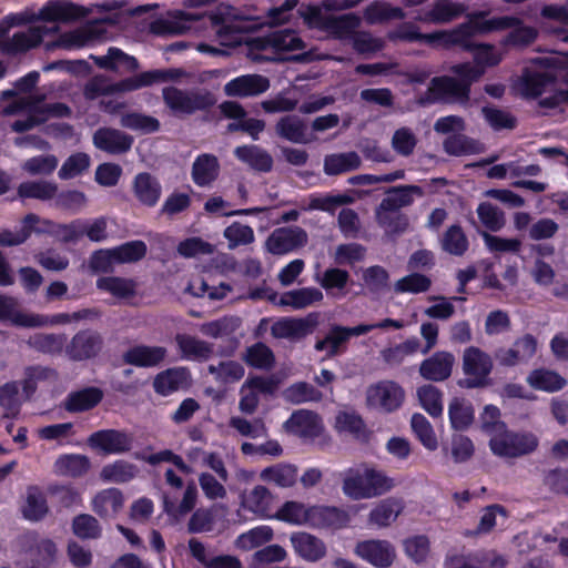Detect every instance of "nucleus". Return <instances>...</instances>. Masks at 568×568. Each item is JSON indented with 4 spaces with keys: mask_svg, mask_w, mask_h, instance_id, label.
Returning a JSON list of instances; mask_svg holds the SVG:
<instances>
[{
    "mask_svg": "<svg viewBox=\"0 0 568 568\" xmlns=\"http://www.w3.org/2000/svg\"><path fill=\"white\" fill-rule=\"evenodd\" d=\"M450 71L457 78L449 75L434 77L427 91L418 98V104L426 106L436 102L457 101L466 104L470 98L471 84L485 73V69L469 62L454 64Z\"/></svg>",
    "mask_w": 568,
    "mask_h": 568,
    "instance_id": "obj_1",
    "label": "nucleus"
},
{
    "mask_svg": "<svg viewBox=\"0 0 568 568\" xmlns=\"http://www.w3.org/2000/svg\"><path fill=\"white\" fill-rule=\"evenodd\" d=\"M393 486L392 478L366 465L351 467L343 473V493L354 500L382 496Z\"/></svg>",
    "mask_w": 568,
    "mask_h": 568,
    "instance_id": "obj_2",
    "label": "nucleus"
},
{
    "mask_svg": "<svg viewBox=\"0 0 568 568\" xmlns=\"http://www.w3.org/2000/svg\"><path fill=\"white\" fill-rule=\"evenodd\" d=\"M165 106L175 116L192 115L199 111H209L216 103L210 91L183 90L173 85L162 89Z\"/></svg>",
    "mask_w": 568,
    "mask_h": 568,
    "instance_id": "obj_3",
    "label": "nucleus"
},
{
    "mask_svg": "<svg viewBox=\"0 0 568 568\" xmlns=\"http://www.w3.org/2000/svg\"><path fill=\"white\" fill-rule=\"evenodd\" d=\"M462 368L465 377L457 382L460 388L476 389L491 385L494 362L491 356L479 347L469 346L464 349Z\"/></svg>",
    "mask_w": 568,
    "mask_h": 568,
    "instance_id": "obj_4",
    "label": "nucleus"
},
{
    "mask_svg": "<svg viewBox=\"0 0 568 568\" xmlns=\"http://www.w3.org/2000/svg\"><path fill=\"white\" fill-rule=\"evenodd\" d=\"M539 445L538 437L531 432H514L507 428L490 438V450L499 457L517 458L534 453Z\"/></svg>",
    "mask_w": 568,
    "mask_h": 568,
    "instance_id": "obj_5",
    "label": "nucleus"
},
{
    "mask_svg": "<svg viewBox=\"0 0 568 568\" xmlns=\"http://www.w3.org/2000/svg\"><path fill=\"white\" fill-rule=\"evenodd\" d=\"M0 321H9L19 327H41L68 324L73 322V317L68 313H58L52 316L23 313L17 310V302L13 297L0 294Z\"/></svg>",
    "mask_w": 568,
    "mask_h": 568,
    "instance_id": "obj_6",
    "label": "nucleus"
},
{
    "mask_svg": "<svg viewBox=\"0 0 568 568\" xmlns=\"http://www.w3.org/2000/svg\"><path fill=\"white\" fill-rule=\"evenodd\" d=\"M392 41L418 42L427 44L432 48L449 49V44L462 41L458 38V32L450 31H435L430 33L420 32L417 24L414 22H402L393 31L388 33Z\"/></svg>",
    "mask_w": 568,
    "mask_h": 568,
    "instance_id": "obj_7",
    "label": "nucleus"
},
{
    "mask_svg": "<svg viewBox=\"0 0 568 568\" xmlns=\"http://www.w3.org/2000/svg\"><path fill=\"white\" fill-rule=\"evenodd\" d=\"M405 399L403 387L389 379H383L368 386L366 404L382 413L390 414L399 409Z\"/></svg>",
    "mask_w": 568,
    "mask_h": 568,
    "instance_id": "obj_8",
    "label": "nucleus"
},
{
    "mask_svg": "<svg viewBox=\"0 0 568 568\" xmlns=\"http://www.w3.org/2000/svg\"><path fill=\"white\" fill-rule=\"evenodd\" d=\"M186 75L181 68L154 69L113 83L114 93H124L151 87L155 83L179 81Z\"/></svg>",
    "mask_w": 568,
    "mask_h": 568,
    "instance_id": "obj_9",
    "label": "nucleus"
},
{
    "mask_svg": "<svg viewBox=\"0 0 568 568\" xmlns=\"http://www.w3.org/2000/svg\"><path fill=\"white\" fill-rule=\"evenodd\" d=\"M89 447L102 455H120L132 449L133 436L125 430L108 428L93 432L87 439Z\"/></svg>",
    "mask_w": 568,
    "mask_h": 568,
    "instance_id": "obj_10",
    "label": "nucleus"
},
{
    "mask_svg": "<svg viewBox=\"0 0 568 568\" xmlns=\"http://www.w3.org/2000/svg\"><path fill=\"white\" fill-rule=\"evenodd\" d=\"M103 345L104 339L99 332L90 328L81 329L65 345V354L74 362L88 361L97 357Z\"/></svg>",
    "mask_w": 568,
    "mask_h": 568,
    "instance_id": "obj_11",
    "label": "nucleus"
},
{
    "mask_svg": "<svg viewBox=\"0 0 568 568\" xmlns=\"http://www.w3.org/2000/svg\"><path fill=\"white\" fill-rule=\"evenodd\" d=\"M307 233L300 226L275 229L266 239L265 247L273 255H285L307 244Z\"/></svg>",
    "mask_w": 568,
    "mask_h": 568,
    "instance_id": "obj_12",
    "label": "nucleus"
},
{
    "mask_svg": "<svg viewBox=\"0 0 568 568\" xmlns=\"http://www.w3.org/2000/svg\"><path fill=\"white\" fill-rule=\"evenodd\" d=\"M349 514L339 507L327 505H310L307 527L313 529L339 530L349 525Z\"/></svg>",
    "mask_w": 568,
    "mask_h": 568,
    "instance_id": "obj_13",
    "label": "nucleus"
},
{
    "mask_svg": "<svg viewBox=\"0 0 568 568\" xmlns=\"http://www.w3.org/2000/svg\"><path fill=\"white\" fill-rule=\"evenodd\" d=\"M471 27L468 24H460L459 27L452 30V32H458V38L462 41L449 44V49L459 47L464 51L473 52L474 60L478 67H495L499 64L500 58L495 53V48L488 43H478L473 40Z\"/></svg>",
    "mask_w": 568,
    "mask_h": 568,
    "instance_id": "obj_14",
    "label": "nucleus"
},
{
    "mask_svg": "<svg viewBox=\"0 0 568 568\" xmlns=\"http://www.w3.org/2000/svg\"><path fill=\"white\" fill-rule=\"evenodd\" d=\"M537 349V338L532 334L526 333L516 338L511 347L496 349L495 358L500 366L514 367L518 364H527L536 355Z\"/></svg>",
    "mask_w": 568,
    "mask_h": 568,
    "instance_id": "obj_15",
    "label": "nucleus"
},
{
    "mask_svg": "<svg viewBox=\"0 0 568 568\" xmlns=\"http://www.w3.org/2000/svg\"><path fill=\"white\" fill-rule=\"evenodd\" d=\"M355 554L376 568H388L396 558L395 547L383 539H368L358 541Z\"/></svg>",
    "mask_w": 568,
    "mask_h": 568,
    "instance_id": "obj_16",
    "label": "nucleus"
},
{
    "mask_svg": "<svg viewBox=\"0 0 568 568\" xmlns=\"http://www.w3.org/2000/svg\"><path fill=\"white\" fill-rule=\"evenodd\" d=\"M92 142L103 152L121 155L131 150L134 138L119 129L102 126L93 133Z\"/></svg>",
    "mask_w": 568,
    "mask_h": 568,
    "instance_id": "obj_17",
    "label": "nucleus"
},
{
    "mask_svg": "<svg viewBox=\"0 0 568 568\" xmlns=\"http://www.w3.org/2000/svg\"><path fill=\"white\" fill-rule=\"evenodd\" d=\"M455 357L450 352L437 351L419 365V375L429 382H444L453 372Z\"/></svg>",
    "mask_w": 568,
    "mask_h": 568,
    "instance_id": "obj_18",
    "label": "nucleus"
},
{
    "mask_svg": "<svg viewBox=\"0 0 568 568\" xmlns=\"http://www.w3.org/2000/svg\"><path fill=\"white\" fill-rule=\"evenodd\" d=\"M191 384V372L187 367H171L155 375L153 389L161 396H169Z\"/></svg>",
    "mask_w": 568,
    "mask_h": 568,
    "instance_id": "obj_19",
    "label": "nucleus"
},
{
    "mask_svg": "<svg viewBox=\"0 0 568 568\" xmlns=\"http://www.w3.org/2000/svg\"><path fill=\"white\" fill-rule=\"evenodd\" d=\"M290 541L295 554L308 562H317L327 554L325 542L315 535L306 531L292 532Z\"/></svg>",
    "mask_w": 568,
    "mask_h": 568,
    "instance_id": "obj_20",
    "label": "nucleus"
},
{
    "mask_svg": "<svg viewBox=\"0 0 568 568\" xmlns=\"http://www.w3.org/2000/svg\"><path fill=\"white\" fill-rule=\"evenodd\" d=\"M270 80L261 74L240 75L229 81L224 87L227 97L247 98L266 92Z\"/></svg>",
    "mask_w": 568,
    "mask_h": 568,
    "instance_id": "obj_21",
    "label": "nucleus"
},
{
    "mask_svg": "<svg viewBox=\"0 0 568 568\" xmlns=\"http://www.w3.org/2000/svg\"><path fill=\"white\" fill-rule=\"evenodd\" d=\"M168 355V349L163 346H151L139 344L126 349L122 359L125 364L135 367H158Z\"/></svg>",
    "mask_w": 568,
    "mask_h": 568,
    "instance_id": "obj_22",
    "label": "nucleus"
},
{
    "mask_svg": "<svg viewBox=\"0 0 568 568\" xmlns=\"http://www.w3.org/2000/svg\"><path fill=\"white\" fill-rule=\"evenodd\" d=\"M132 192L140 204L154 207L162 195V185L158 178L149 172L138 173L132 182Z\"/></svg>",
    "mask_w": 568,
    "mask_h": 568,
    "instance_id": "obj_23",
    "label": "nucleus"
},
{
    "mask_svg": "<svg viewBox=\"0 0 568 568\" xmlns=\"http://www.w3.org/2000/svg\"><path fill=\"white\" fill-rule=\"evenodd\" d=\"M174 342L181 357L185 361L206 362L214 353L212 344L190 334L178 333Z\"/></svg>",
    "mask_w": 568,
    "mask_h": 568,
    "instance_id": "obj_24",
    "label": "nucleus"
},
{
    "mask_svg": "<svg viewBox=\"0 0 568 568\" xmlns=\"http://www.w3.org/2000/svg\"><path fill=\"white\" fill-rule=\"evenodd\" d=\"M274 495L265 486L257 485L248 494L242 496L244 509L253 513L262 519H273Z\"/></svg>",
    "mask_w": 568,
    "mask_h": 568,
    "instance_id": "obj_25",
    "label": "nucleus"
},
{
    "mask_svg": "<svg viewBox=\"0 0 568 568\" xmlns=\"http://www.w3.org/2000/svg\"><path fill=\"white\" fill-rule=\"evenodd\" d=\"M103 390L95 386H88L68 394L63 407L68 413L77 414L95 408L103 399Z\"/></svg>",
    "mask_w": 568,
    "mask_h": 568,
    "instance_id": "obj_26",
    "label": "nucleus"
},
{
    "mask_svg": "<svg viewBox=\"0 0 568 568\" xmlns=\"http://www.w3.org/2000/svg\"><path fill=\"white\" fill-rule=\"evenodd\" d=\"M124 505V496L119 488L111 487L99 491L92 499V510L101 518L115 517Z\"/></svg>",
    "mask_w": 568,
    "mask_h": 568,
    "instance_id": "obj_27",
    "label": "nucleus"
},
{
    "mask_svg": "<svg viewBox=\"0 0 568 568\" xmlns=\"http://www.w3.org/2000/svg\"><path fill=\"white\" fill-rule=\"evenodd\" d=\"M47 33V29L42 27L30 28L27 32H17L11 39L3 42L2 51L10 55L24 53L39 47Z\"/></svg>",
    "mask_w": 568,
    "mask_h": 568,
    "instance_id": "obj_28",
    "label": "nucleus"
},
{
    "mask_svg": "<svg viewBox=\"0 0 568 568\" xmlns=\"http://www.w3.org/2000/svg\"><path fill=\"white\" fill-rule=\"evenodd\" d=\"M284 426L287 432L301 437H314L320 432V418L312 410L300 409L292 413Z\"/></svg>",
    "mask_w": 568,
    "mask_h": 568,
    "instance_id": "obj_29",
    "label": "nucleus"
},
{
    "mask_svg": "<svg viewBox=\"0 0 568 568\" xmlns=\"http://www.w3.org/2000/svg\"><path fill=\"white\" fill-rule=\"evenodd\" d=\"M91 467L88 456L81 454H62L54 464L53 471L58 476L80 478L84 476Z\"/></svg>",
    "mask_w": 568,
    "mask_h": 568,
    "instance_id": "obj_30",
    "label": "nucleus"
},
{
    "mask_svg": "<svg viewBox=\"0 0 568 568\" xmlns=\"http://www.w3.org/2000/svg\"><path fill=\"white\" fill-rule=\"evenodd\" d=\"M220 172L219 160L214 154L203 153L196 156L192 165V180L201 187L213 183Z\"/></svg>",
    "mask_w": 568,
    "mask_h": 568,
    "instance_id": "obj_31",
    "label": "nucleus"
},
{
    "mask_svg": "<svg viewBox=\"0 0 568 568\" xmlns=\"http://www.w3.org/2000/svg\"><path fill=\"white\" fill-rule=\"evenodd\" d=\"M81 7L64 0L49 1L40 10V17L49 22H68L75 20L81 14Z\"/></svg>",
    "mask_w": 568,
    "mask_h": 568,
    "instance_id": "obj_32",
    "label": "nucleus"
},
{
    "mask_svg": "<svg viewBox=\"0 0 568 568\" xmlns=\"http://www.w3.org/2000/svg\"><path fill=\"white\" fill-rule=\"evenodd\" d=\"M297 467L292 464L278 463L264 468L260 478L281 488L293 487L297 480Z\"/></svg>",
    "mask_w": 568,
    "mask_h": 568,
    "instance_id": "obj_33",
    "label": "nucleus"
},
{
    "mask_svg": "<svg viewBox=\"0 0 568 568\" xmlns=\"http://www.w3.org/2000/svg\"><path fill=\"white\" fill-rule=\"evenodd\" d=\"M448 417L453 429L467 430L475 419V409L465 398L454 397L448 405Z\"/></svg>",
    "mask_w": 568,
    "mask_h": 568,
    "instance_id": "obj_34",
    "label": "nucleus"
},
{
    "mask_svg": "<svg viewBox=\"0 0 568 568\" xmlns=\"http://www.w3.org/2000/svg\"><path fill=\"white\" fill-rule=\"evenodd\" d=\"M526 381L531 388L547 393L559 392L567 385V381L560 374L546 368L532 369Z\"/></svg>",
    "mask_w": 568,
    "mask_h": 568,
    "instance_id": "obj_35",
    "label": "nucleus"
},
{
    "mask_svg": "<svg viewBox=\"0 0 568 568\" xmlns=\"http://www.w3.org/2000/svg\"><path fill=\"white\" fill-rule=\"evenodd\" d=\"M555 82L556 77L550 72L526 71L521 77L523 94L527 99H537Z\"/></svg>",
    "mask_w": 568,
    "mask_h": 568,
    "instance_id": "obj_36",
    "label": "nucleus"
},
{
    "mask_svg": "<svg viewBox=\"0 0 568 568\" xmlns=\"http://www.w3.org/2000/svg\"><path fill=\"white\" fill-rule=\"evenodd\" d=\"M58 184L47 180L24 181L17 187V195L21 200L32 199L39 201L53 200Z\"/></svg>",
    "mask_w": 568,
    "mask_h": 568,
    "instance_id": "obj_37",
    "label": "nucleus"
},
{
    "mask_svg": "<svg viewBox=\"0 0 568 568\" xmlns=\"http://www.w3.org/2000/svg\"><path fill=\"white\" fill-rule=\"evenodd\" d=\"M349 341L345 326L334 324L323 339L315 343V349L326 351V357H335L346 351V344Z\"/></svg>",
    "mask_w": 568,
    "mask_h": 568,
    "instance_id": "obj_38",
    "label": "nucleus"
},
{
    "mask_svg": "<svg viewBox=\"0 0 568 568\" xmlns=\"http://www.w3.org/2000/svg\"><path fill=\"white\" fill-rule=\"evenodd\" d=\"M276 134L293 143H307L305 121L297 115H284L275 125Z\"/></svg>",
    "mask_w": 568,
    "mask_h": 568,
    "instance_id": "obj_39",
    "label": "nucleus"
},
{
    "mask_svg": "<svg viewBox=\"0 0 568 568\" xmlns=\"http://www.w3.org/2000/svg\"><path fill=\"white\" fill-rule=\"evenodd\" d=\"M235 156L260 172H270L273 159L268 152L257 145H241L234 150Z\"/></svg>",
    "mask_w": 568,
    "mask_h": 568,
    "instance_id": "obj_40",
    "label": "nucleus"
},
{
    "mask_svg": "<svg viewBox=\"0 0 568 568\" xmlns=\"http://www.w3.org/2000/svg\"><path fill=\"white\" fill-rule=\"evenodd\" d=\"M361 163L359 155L354 151L329 154L324 159V172L329 176L339 175L357 170Z\"/></svg>",
    "mask_w": 568,
    "mask_h": 568,
    "instance_id": "obj_41",
    "label": "nucleus"
},
{
    "mask_svg": "<svg viewBox=\"0 0 568 568\" xmlns=\"http://www.w3.org/2000/svg\"><path fill=\"white\" fill-rule=\"evenodd\" d=\"M406 17L400 7H393L386 1H374L364 10V19L369 24L402 20Z\"/></svg>",
    "mask_w": 568,
    "mask_h": 568,
    "instance_id": "obj_42",
    "label": "nucleus"
},
{
    "mask_svg": "<svg viewBox=\"0 0 568 568\" xmlns=\"http://www.w3.org/2000/svg\"><path fill=\"white\" fill-rule=\"evenodd\" d=\"M54 373V369L41 365L27 366L23 371V379L19 383L22 388L21 396L23 400H31L37 393L38 383L49 379Z\"/></svg>",
    "mask_w": 568,
    "mask_h": 568,
    "instance_id": "obj_43",
    "label": "nucleus"
},
{
    "mask_svg": "<svg viewBox=\"0 0 568 568\" xmlns=\"http://www.w3.org/2000/svg\"><path fill=\"white\" fill-rule=\"evenodd\" d=\"M24 402L19 392V382L10 381L0 385V407L4 410V418H16Z\"/></svg>",
    "mask_w": 568,
    "mask_h": 568,
    "instance_id": "obj_44",
    "label": "nucleus"
},
{
    "mask_svg": "<svg viewBox=\"0 0 568 568\" xmlns=\"http://www.w3.org/2000/svg\"><path fill=\"white\" fill-rule=\"evenodd\" d=\"M243 359L250 367L261 371H271L275 365L273 351L263 342L248 346Z\"/></svg>",
    "mask_w": 568,
    "mask_h": 568,
    "instance_id": "obj_45",
    "label": "nucleus"
},
{
    "mask_svg": "<svg viewBox=\"0 0 568 568\" xmlns=\"http://www.w3.org/2000/svg\"><path fill=\"white\" fill-rule=\"evenodd\" d=\"M49 511L47 498L38 486H30L27 490L26 505L22 508L23 517L29 520L39 521Z\"/></svg>",
    "mask_w": 568,
    "mask_h": 568,
    "instance_id": "obj_46",
    "label": "nucleus"
},
{
    "mask_svg": "<svg viewBox=\"0 0 568 568\" xmlns=\"http://www.w3.org/2000/svg\"><path fill=\"white\" fill-rule=\"evenodd\" d=\"M308 506L296 500L285 501L273 515V519L295 526H306Z\"/></svg>",
    "mask_w": 568,
    "mask_h": 568,
    "instance_id": "obj_47",
    "label": "nucleus"
},
{
    "mask_svg": "<svg viewBox=\"0 0 568 568\" xmlns=\"http://www.w3.org/2000/svg\"><path fill=\"white\" fill-rule=\"evenodd\" d=\"M135 475L136 466L123 459L103 466L100 471V478L104 483L124 484L132 480Z\"/></svg>",
    "mask_w": 568,
    "mask_h": 568,
    "instance_id": "obj_48",
    "label": "nucleus"
},
{
    "mask_svg": "<svg viewBox=\"0 0 568 568\" xmlns=\"http://www.w3.org/2000/svg\"><path fill=\"white\" fill-rule=\"evenodd\" d=\"M323 300V293L316 287H303L284 293L280 304L294 310L304 308Z\"/></svg>",
    "mask_w": 568,
    "mask_h": 568,
    "instance_id": "obj_49",
    "label": "nucleus"
},
{
    "mask_svg": "<svg viewBox=\"0 0 568 568\" xmlns=\"http://www.w3.org/2000/svg\"><path fill=\"white\" fill-rule=\"evenodd\" d=\"M400 511L402 507L398 501L392 498L384 499L371 510L368 523L378 527H387L396 520Z\"/></svg>",
    "mask_w": 568,
    "mask_h": 568,
    "instance_id": "obj_50",
    "label": "nucleus"
},
{
    "mask_svg": "<svg viewBox=\"0 0 568 568\" xmlns=\"http://www.w3.org/2000/svg\"><path fill=\"white\" fill-rule=\"evenodd\" d=\"M99 290L111 293L118 298H130L135 295V282L119 276L100 277L97 281Z\"/></svg>",
    "mask_w": 568,
    "mask_h": 568,
    "instance_id": "obj_51",
    "label": "nucleus"
},
{
    "mask_svg": "<svg viewBox=\"0 0 568 568\" xmlns=\"http://www.w3.org/2000/svg\"><path fill=\"white\" fill-rule=\"evenodd\" d=\"M463 12L460 4L450 0H436L424 20L434 23H447L459 17Z\"/></svg>",
    "mask_w": 568,
    "mask_h": 568,
    "instance_id": "obj_52",
    "label": "nucleus"
},
{
    "mask_svg": "<svg viewBox=\"0 0 568 568\" xmlns=\"http://www.w3.org/2000/svg\"><path fill=\"white\" fill-rule=\"evenodd\" d=\"M322 397V392L307 382H296L284 390L285 400L296 405L320 402Z\"/></svg>",
    "mask_w": 568,
    "mask_h": 568,
    "instance_id": "obj_53",
    "label": "nucleus"
},
{
    "mask_svg": "<svg viewBox=\"0 0 568 568\" xmlns=\"http://www.w3.org/2000/svg\"><path fill=\"white\" fill-rule=\"evenodd\" d=\"M120 123L123 128L150 134L160 130V121L152 116L140 112H128L121 116Z\"/></svg>",
    "mask_w": 568,
    "mask_h": 568,
    "instance_id": "obj_54",
    "label": "nucleus"
},
{
    "mask_svg": "<svg viewBox=\"0 0 568 568\" xmlns=\"http://www.w3.org/2000/svg\"><path fill=\"white\" fill-rule=\"evenodd\" d=\"M115 263H135L145 257L146 244L141 240L125 242L111 248Z\"/></svg>",
    "mask_w": 568,
    "mask_h": 568,
    "instance_id": "obj_55",
    "label": "nucleus"
},
{
    "mask_svg": "<svg viewBox=\"0 0 568 568\" xmlns=\"http://www.w3.org/2000/svg\"><path fill=\"white\" fill-rule=\"evenodd\" d=\"M511 29L505 37L503 43L508 47L524 49L532 44L538 38V31L535 27L520 23L510 27Z\"/></svg>",
    "mask_w": 568,
    "mask_h": 568,
    "instance_id": "obj_56",
    "label": "nucleus"
},
{
    "mask_svg": "<svg viewBox=\"0 0 568 568\" xmlns=\"http://www.w3.org/2000/svg\"><path fill=\"white\" fill-rule=\"evenodd\" d=\"M469 246L468 239L462 226L454 224L449 226L443 235L442 247L445 252L455 255H464Z\"/></svg>",
    "mask_w": 568,
    "mask_h": 568,
    "instance_id": "obj_57",
    "label": "nucleus"
},
{
    "mask_svg": "<svg viewBox=\"0 0 568 568\" xmlns=\"http://www.w3.org/2000/svg\"><path fill=\"white\" fill-rule=\"evenodd\" d=\"M410 426L413 433L426 449H437L438 442L434 428L423 414L414 413L410 418Z\"/></svg>",
    "mask_w": 568,
    "mask_h": 568,
    "instance_id": "obj_58",
    "label": "nucleus"
},
{
    "mask_svg": "<svg viewBox=\"0 0 568 568\" xmlns=\"http://www.w3.org/2000/svg\"><path fill=\"white\" fill-rule=\"evenodd\" d=\"M422 407L434 418L443 415V393L432 384L423 385L417 389Z\"/></svg>",
    "mask_w": 568,
    "mask_h": 568,
    "instance_id": "obj_59",
    "label": "nucleus"
},
{
    "mask_svg": "<svg viewBox=\"0 0 568 568\" xmlns=\"http://www.w3.org/2000/svg\"><path fill=\"white\" fill-rule=\"evenodd\" d=\"M72 532L82 540L99 539L102 536V527L92 515L80 514L72 519Z\"/></svg>",
    "mask_w": 568,
    "mask_h": 568,
    "instance_id": "obj_60",
    "label": "nucleus"
},
{
    "mask_svg": "<svg viewBox=\"0 0 568 568\" xmlns=\"http://www.w3.org/2000/svg\"><path fill=\"white\" fill-rule=\"evenodd\" d=\"M444 151L448 155L462 156L478 153V142L465 134L448 135L443 143Z\"/></svg>",
    "mask_w": 568,
    "mask_h": 568,
    "instance_id": "obj_61",
    "label": "nucleus"
},
{
    "mask_svg": "<svg viewBox=\"0 0 568 568\" xmlns=\"http://www.w3.org/2000/svg\"><path fill=\"white\" fill-rule=\"evenodd\" d=\"M87 195L79 190H59L53 197V205L62 211L78 213L87 205Z\"/></svg>",
    "mask_w": 568,
    "mask_h": 568,
    "instance_id": "obj_62",
    "label": "nucleus"
},
{
    "mask_svg": "<svg viewBox=\"0 0 568 568\" xmlns=\"http://www.w3.org/2000/svg\"><path fill=\"white\" fill-rule=\"evenodd\" d=\"M267 44L276 51H296L305 47L304 41L293 30H281L267 37Z\"/></svg>",
    "mask_w": 568,
    "mask_h": 568,
    "instance_id": "obj_63",
    "label": "nucleus"
},
{
    "mask_svg": "<svg viewBox=\"0 0 568 568\" xmlns=\"http://www.w3.org/2000/svg\"><path fill=\"white\" fill-rule=\"evenodd\" d=\"M91 163L89 154L77 152L65 159L61 165L58 175L61 180H71L85 172Z\"/></svg>",
    "mask_w": 568,
    "mask_h": 568,
    "instance_id": "obj_64",
    "label": "nucleus"
}]
</instances>
